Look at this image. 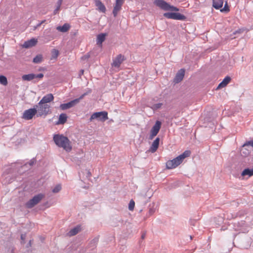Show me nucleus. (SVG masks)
<instances>
[{"instance_id":"f257e3e1","label":"nucleus","mask_w":253,"mask_h":253,"mask_svg":"<svg viewBox=\"0 0 253 253\" xmlns=\"http://www.w3.org/2000/svg\"><path fill=\"white\" fill-rule=\"evenodd\" d=\"M55 143L59 147L63 148L67 152H70L72 149L69 139L63 135L55 134L53 136Z\"/></svg>"},{"instance_id":"f03ea898","label":"nucleus","mask_w":253,"mask_h":253,"mask_svg":"<svg viewBox=\"0 0 253 253\" xmlns=\"http://www.w3.org/2000/svg\"><path fill=\"white\" fill-rule=\"evenodd\" d=\"M190 154L191 152L189 150H186L175 158L168 161L166 163L167 168L168 169H173L176 168L182 163L185 158L190 156Z\"/></svg>"},{"instance_id":"7ed1b4c3","label":"nucleus","mask_w":253,"mask_h":253,"mask_svg":"<svg viewBox=\"0 0 253 253\" xmlns=\"http://www.w3.org/2000/svg\"><path fill=\"white\" fill-rule=\"evenodd\" d=\"M154 4L161 9L165 11H178L179 9L176 7L170 5L164 0H155Z\"/></svg>"},{"instance_id":"20e7f679","label":"nucleus","mask_w":253,"mask_h":253,"mask_svg":"<svg viewBox=\"0 0 253 253\" xmlns=\"http://www.w3.org/2000/svg\"><path fill=\"white\" fill-rule=\"evenodd\" d=\"M50 106L48 104H44L40 101L38 105L35 106L37 109V116H46L50 112Z\"/></svg>"},{"instance_id":"39448f33","label":"nucleus","mask_w":253,"mask_h":253,"mask_svg":"<svg viewBox=\"0 0 253 253\" xmlns=\"http://www.w3.org/2000/svg\"><path fill=\"white\" fill-rule=\"evenodd\" d=\"M97 119L99 121L104 122L108 119V113L106 111L95 112L92 114L90 118V121Z\"/></svg>"},{"instance_id":"423d86ee","label":"nucleus","mask_w":253,"mask_h":253,"mask_svg":"<svg viewBox=\"0 0 253 253\" xmlns=\"http://www.w3.org/2000/svg\"><path fill=\"white\" fill-rule=\"evenodd\" d=\"M164 16L168 19H171L177 20H185L186 17L183 14L176 12H166Z\"/></svg>"},{"instance_id":"0eeeda50","label":"nucleus","mask_w":253,"mask_h":253,"mask_svg":"<svg viewBox=\"0 0 253 253\" xmlns=\"http://www.w3.org/2000/svg\"><path fill=\"white\" fill-rule=\"evenodd\" d=\"M44 197V195L40 194L35 196L32 199L30 200L26 204V206L28 208H32L38 204Z\"/></svg>"},{"instance_id":"6e6552de","label":"nucleus","mask_w":253,"mask_h":253,"mask_svg":"<svg viewBox=\"0 0 253 253\" xmlns=\"http://www.w3.org/2000/svg\"><path fill=\"white\" fill-rule=\"evenodd\" d=\"M85 95V94L84 93L79 98L74 99L68 103L61 104L60 106V108H61V109L64 110L74 106L75 105H76L79 102L81 99L84 98Z\"/></svg>"},{"instance_id":"1a4fd4ad","label":"nucleus","mask_w":253,"mask_h":253,"mask_svg":"<svg viewBox=\"0 0 253 253\" xmlns=\"http://www.w3.org/2000/svg\"><path fill=\"white\" fill-rule=\"evenodd\" d=\"M161 122L159 121H157L154 126L152 127L150 135V139H152L158 133L161 127Z\"/></svg>"},{"instance_id":"9d476101","label":"nucleus","mask_w":253,"mask_h":253,"mask_svg":"<svg viewBox=\"0 0 253 253\" xmlns=\"http://www.w3.org/2000/svg\"><path fill=\"white\" fill-rule=\"evenodd\" d=\"M37 113V109L35 108L26 110L23 114L22 118L27 120H31Z\"/></svg>"},{"instance_id":"9b49d317","label":"nucleus","mask_w":253,"mask_h":253,"mask_svg":"<svg viewBox=\"0 0 253 253\" xmlns=\"http://www.w3.org/2000/svg\"><path fill=\"white\" fill-rule=\"evenodd\" d=\"M125 60V57L122 54H119L113 60V63L111 65L112 67L118 68L120 67L121 64L122 63L123 61Z\"/></svg>"},{"instance_id":"f8f14e48","label":"nucleus","mask_w":253,"mask_h":253,"mask_svg":"<svg viewBox=\"0 0 253 253\" xmlns=\"http://www.w3.org/2000/svg\"><path fill=\"white\" fill-rule=\"evenodd\" d=\"M124 2V0H116L115 4L113 10V14L115 17L118 15V12L121 9Z\"/></svg>"},{"instance_id":"ddd939ff","label":"nucleus","mask_w":253,"mask_h":253,"mask_svg":"<svg viewBox=\"0 0 253 253\" xmlns=\"http://www.w3.org/2000/svg\"><path fill=\"white\" fill-rule=\"evenodd\" d=\"M43 77V74L42 73H39L37 74H29L27 75H24L22 76V79L23 80H32L35 78H42Z\"/></svg>"},{"instance_id":"4468645a","label":"nucleus","mask_w":253,"mask_h":253,"mask_svg":"<svg viewBox=\"0 0 253 253\" xmlns=\"http://www.w3.org/2000/svg\"><path fill=\"white\" fill-rule=\"evenodd\" d=\"M38 42L37 39L34 38L31 39L30 40L25 41L22 45V47L25 48H28L35 46Z\"/></svg>"},{"instance_id":"2eb2a0df","label":"nucleus","mask_w":253,"mask_h":253,"mask_svg":"<svg viewBox=\"0 0 253 253\" xmlns=\"http://www.w3.org/2000/svg\"><path fill=\"white\" fill-rule=\"evenodd\" d=\"M160 138L157 137L152 143L150 148V151L152 153L155 152L158 148L159 145Z\"/></svg>"},{"instance_id":"dca6fc26","label":"nucleus","mask_w":253,"mask_h":253,"mask_svg":"<svg viewBox=\"0 0 253 253\" xmlns=\"http://www.w3.org/2000/svg\"><path fill=\"white\" fill-rule=\"evenodd\" d=\"M54 99V96L52 94L49 93L47 95L44 96L42 100L40 101L42 103H43L44 104H47L53 101Z\"/></svg>"},{"instance_id":"f3484780","label":"nucleus","mask_w":253,"mask_h":253,"mask_svg":"<svg viewBox=\"0 0 253 253\" xmlns=\"http://www.w3.org/2000/svg\"><path fill=\"white\" fill-rule=\"evenodd\" d=\"M95 2V5L97 7L98 10L105 13L106 9L103 3L100 0H96Z\"/></svg>"},{"instance_id":"a211bd4d","label":"nucleus","mask_w":253,"mask_h":253,"mask_svg":"<svg viewBox=\"0 0 253 253\" xmlns=\"http://www.w3.org/2000/svg\"><path fill=\"white\" fill-rule=\"evenodd\" d=\"M223 0H213V7L216 9H219L223 6Z\"/></svg>"},{"instance_id":"6ab92c4d","label":"nucleus","mask_w":253,"mask_h":253,"mask_svg":"<svg viewBox=\"0 0 253 253\" xmlns=\"http://www.w3.org/2000/svg\"><path fill=\"white\" fill-rule=\"evenodd\" d=\"M70 28L69 24L65 23L63 26L57 27L56 29L61 32L65 33L69 30Z\"/></svg>"},{"instance_id":"aec40b11","label":"nucleus","mask_w":253,"mask_h":253,"mask_svg":"<svg viewBox=\"0 0 253 253\" xmlns=\"http://www.w3.org/2000/svg\"><path fill=\"white\" fill-rule=\"evenodd\" d=\"M81 230V226H77L72 229L68 233L70 236H73L78 234Z\"/></svg>"},{"instance_id":"412c9836","label":"nucleus","mask_w":253,"mask_h":253,"mask_svg":"<svg viewBox=\"0 0 253 253\" xmlns=\"http://www.w3.org/2000/svg\"><path fill=\"white\" fill-rule=\"evenodd\" d=\"M106 35L107 34L106 33H101L98 35L97 37V44H101L105 41Z\"/></svg>"},{"instance_id":"4be33fe9","label":"nucleus","mask_w":253,"mask_h":253,"mask_svg":"<svg viewBox=\"0 0 253 253\" xmlns=\"http://www.w3.org/2000/svg\"><path fill=\"white\" fill-rule=\"evenodd\" d=\"M185 70L183 68L180 69L177 72L174 79H183L185 75Z\"/></svg>"},{"instance_id":"5701e85b","label":"nucleus","mask_w":253,"mask_h":253,"mask_svg":"<svg viewBox=\"0 0 253 253\" xmlns=\"http://www.w3.org/2000/svg\"><path fill=\"white\" fill-rule=\"evenodd\" d=\"M67 116L66 114L62 113L60 115L57 124H64L67 121Z\"/></svg>"},{"instance_id":"b1692460","label":"nucleus","mask_w":253,"mask_h":253,"mask_svg":"<svg viewBox=\"0 0 253 253\" xmlns=\"http://www.w3.org/2000/svg\"><path fill=\"white\" fill-rule=\"evenodd\" d=\"M242 176L248 175L251 176L253 175V168L252 169H246L242 172Z\"/></svg>"},{"instance_id":"393cba45","label":"nucleus","mask_w":253,"mask_h":253,"mask_svg":"<svg viewBox=\"0 0 253 253\" xmlns=\"http://www.w3.org/2000/svg\"><path fill=\"white\" fill-rule=\"evenodd\" d=\"M62 1L63 0H58L56 3V7L53 11V14H56L58 12L59 10H60Z\"/></svg>"},{"instance_id":"a878e982","label":"nucleus","mask_w":253,"mask_h":253,"mask_svg":"<svg viewBox=\"0 0 253 253\" xmlns=\"http://www.w3.org/2000/svg\"><path fill=\"white\" fill-rule=\"evenodd\" d=\"M230 81V80H223L222 82L219 84V85L217 87L216 89H218L225 87L229 83Z\"/></svg>"},{"instance_id":"bb28decb","label":"nucleus","mask_w":253,"mask_h":253,"mask_svg":"<svg viewBox=\"0 0 253 253\" xmlns=\"http://www.w3.org/2000/svg\"><path fill=\"white\" fill-rule=\"evenodd\" d=\"M42 55H38L33 59V62L35 63H39L42 62Z\"/></svg>"},{"instance_id":"cd10ccee","label":"nucleus","mask_w":253,"mask_h":253,"mask_svg":"<svg viewBox=\"0 0 253 253\" xmlns=\"http://www.w3.org/2000/svg\"><path fill=\"white\" fill-rule=\"evenodd\" d=\"M247 147H244V145L243 146L241 150V153L244 156H247L249 154V151L247 148Z\"/></svg>"},{"instance_id":"c85d7f7f","label":"nucleus","mask_w":253,"mask_h":253,"mask_svg":"<svg viewBox=\"0 0 253 253\" xmlns=\"http://www.w3.org/2000/svg\"><path fill=\"white\" fill-rule=\"evenodd\" d=\"M51 53H52V56L54 58H57V56H58V55L59 51H58V50H57V49H53L52 50Z\"/></svg>"},{"instance_id":"c756f323","label":"nucleus","mask_w":253,"mask_h":253,"mask_svg":"<svg viewBox=\"0 0 253 253\" xmlns=\"http://www.w3.org/2000/svg\"><path fill=\"white\" fill-rule=\"evenodd\" d=\"M135 206V203L134 202L131 200L129 202V205H128V209L130 211H133L134 209Z\"/></svg>"},{"instance_id":"7c9ffc66","label":"nucleus","mask_w":253,"mask_h":253,"mask_svg":"<svg viewBox=\"0 0 253 253\" xmlns=\"http://www.w3.org/2000/svg\"><path fill=\"white\" fill-rule=\"evenodd\" d=\"M162 105H163V104L161 103L155 104L152 106V108L153 110H157V109L160 108L162 106Z\"/></svg>"},{"instance_id":"2f4dec72","label":"nucleus","mask_w":253,"mask_h":253,"mask_svg":"<svg viewBox=\"0 0 253 253\" xmlns=\"http://www.w3.org/2000/svg\"><path fill=\"white\" fill-rule=\"evenodd\" d=\"M61 189V186L60 184L57 185L53 189V193H57Z\"/></svg>"},{"instance_id":"473e14b6","label":"nucleus","mask_w":253,"mask_h":253,"mask_svg":"<svg viewBox=\"0 0 253 253\" xmlns=\"http://www.w3.org/2000/svg\"><path fill=\"white\" fill-rule=\"evenodd\" d=\"M249 146H251L253 147V140L250 141L244 144V147H248Z\"/></svg>"},{"instance_id":"72a5a7b5","label":"nucleus","mask_w":253,"mask_h":253,"mask_svg":"<svg viewBox=\"0 0 253 253\" xmlns=\"http://www.w3.org/2000/svg\"><path fill=\"white\" fill-rule=\"evenodd\" d=\"M229 11V8L227 6V3H225L224 7L221 10V11Z\"/></svg>"},{"instance_id":"f704fd0d","label":"nucleus","mask_w":253,"mask_h":253,"mask_svg":"<svg viewBox=\"0 0 253 253\" xmlns=\"http://www.w3.org/2000/svg\"><path fill=\"white\" fill-rule=\"evenodd\" d=\"M0 83L1 84L6 85L7 84V80H0Z\"/></svg>"},{"instance_id":"c9c22d12","label":"nucleus","mask_w":253,"mask_h":253,"mask_svg":"<svg viewBox=\"0 0 253 253\" xmlns=\"http://www.w3.org/2000/svg\"><path fill=\"white\" fill-rule=\"evenodd\" d=\"M84 70H81L80 71V74H79V77L78 78H81V75H83L84 74Z\"/></svg>"},{"instance_id":"e433bc0d","label":"nucleus","mask_w":253,"mask_h":253,"mask_svg":"<svg viewBox=\"0 0 253 253\" xmlns=\"http://www.w3.org/2000/svg\"><path fill=\"white\" fill-rule=\"evenodd\" d=\"M84 70H81L80 71V74H79V77L78 78H81V75H83L84 74Z\"/></svg>"},{"instance_id":"4c0bfd02","label":"nucleus","mask_w":253,"mask_h":253,"mask_svg":"<svg viewBox=\"0 0 253 253\" xmlns=\"http://www.w3.org/2000/svg\"><path fill=\"white\" fill-rule=\"evenodd\" d=\"M41 26L40 24L39 23L36 26L34 27L33 30H35L37 29L38 27H39Z\"/></svg>"},{"instance_id":"58836bf2","label":"nucleus","mask_w":253,"mask_h":253,"mask_svg":"<svg viewBox=\"0 0 253 253\" xmlns=\"http://www.w3.org/2000/svg\"><path fill=\"white\" fill-rule=\"evenodd\" d=\"M7 78L3 75H0V80H6Z\"/></svg>"},{"instance_id":"ea45409f","label":"nucleus","mask_w":253,"mask_h":253,"mask_svg":"<svg viewBox=\"0 0 253 253\" xmlns=\"http://www.w3.org/2000/svg\"><path fill=\"white\" fill-rule=\"evenodd\" d=\"M25 238H26V235H25V234L21 235V238L23 241H24L25 240Z\"/></svg>"},{"instance_id":"a19ab883","label":"nucleus","mask_w":253,"mask_h":253,"mask_svg":"<svg viewBox=\"0 0 253 253\" xmlns=\"http://www.w3.org/2000/svg\"><path fill=\"white\" fill-rule=\"evenodd\" d=\"M231 79V78H230L229 76H225V77L224 78V79Z\"/></svg>"},{"instance_id":"79ce46f5","label":"nucleus","mask_w":253,"mask_h":253,"mask_svg":"<svg viewBox=\"0 0 253 253\" xmlns=\"http://www.w3.org/2000/svg\"><path fill=\"white\" fill-rule=\"evenodd\" d=\"M45 22V20H43L41 22H40L39 23L41 25L42 24L44 23Z\"/></svg>"},{"instance_id":"37998d69","label":"nucleus","mask_w":253,"mask_h":253,"mask_svg":"<svg viewBox=\"0 0 253 253\" xmlns=\"http://www.w3.org/2000/svg\"><path fill=\"white\" fill-rule=\"evenodd\" d=\"M239 31H235V32L234 33V34H235L236 33H239Z\"/></svg>"},{"instance_id":"c03bdc74","label":"nucleus","mask_w":253,"mask_h":253,"mask_svg":"<svg viewBox=\"0 0 253 253\" xmlns=\"http://www.w3.org/2000/svg\"><path fill=\"white\" fill-rule=\"evenodd\" d=\"M142 238H144L145 237V234L142 235Z\"/></svg>"},{"instance_id":"a18cd8bd","label":"nucleus","mask_w":253,"mask_h":253,"mask_svg":"<svg viewBox=\"0 0 253 253\" xmlns=\"http://www.w3.org/2000/svg\"><path fill=\"white\" fill-rule=\"evenodd\" d=\"M176 81H177L175 82V83H178V80H176Z\"/></svg>"}]
</instances>
